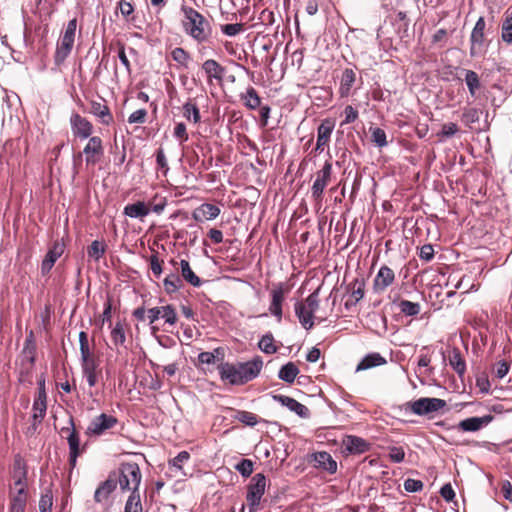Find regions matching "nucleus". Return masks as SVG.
Listing matches in <instances>:
<instances>
[{"label": "nucleus", "mask_w": 512, "mask_h": 512, "mask_svg": "<svg viewBox=\"0 0 512 512\" xmlns=\"http://www.w3.org/2000/svg\"><path fill=\"white\" fill-rule=\"evenodd\" d=\"M272 398L274 401L280 403L282 406L287 407L291 412H294L301 418L306 419L310 416L309 409L294 398L281 394H275L272 396Z\"/></svg>", "instance_id": "18"}, {"label": "nucleus", "mask_w": 512, "mask_h": 512, "mask_svg": "<svg viewBox=\"0 0 512 512\" xmlns=\"http://www.w3.org/2000/svg\"><path fill=\"white\" fill-rule=\"evenodd\" d=\"M25 353H29L30 357L28 358L30 364H34L36 361L35 351L36 345L33 339V331H30L29 336L25 339L24 350Z\"/></svg>", "instance_id": "55"}, {"label": "nucleus", "mask_w": 512, "mask_h": 512, "mask_svg": "<svg viewBox=\"0 0 512 512\" xmlns=\"http://www.w3.org/2000/svg\"><path fill=\"white\" fill-rule=\"evenodd\" d=\"M494 420V416L487 414L481 417H469L457 424V429L462 432H477L488 426Z\"/></svg>", "instance_id": "14"}, {"label": "nucleus", "mask_w": 512, "mask_h": 512, "mask_svg": "<svg viewBox=\"0 0 512 512\" xmlns=\"http://www.w3.org/2000/svg\"><path fill=\"white\" fill-rule=\"evenodd\" d=\"M388 457L393 463H402L405 459V451L400 446H389L388 447Z\"/></svg>", "instance_id": "56"}, {"label": "nucleus", "mask_w": 512, "mask_h": 512, "mask_svg": "<svg viewBox=\"0 0 512 512\" xmlns=\"http://www.w3.org/2000/svg\"><path fill=\"white\" fill-rule=\"evenodd\" d=\"M501 39L507 44L512 43V11L509 9L504 13V20L501 24Z\"/></svg>", "instance_id": "37"}, {"label": "nucleus", "mask_w": 512, "mask_h": 512, "mask_svg": "<svg viewBox=\"0 0 512 512\" xmlns=\"http://www.w3.org/2000/svg\"><path fill=\"white\" fill-rule=\"evenodd\" d=\"M235 414L232 416L234 420H237L243 423L246 426L254 427L258 423L264 422L267 423L266 420L259 418L256 414L245 411V410H234Z\"/></svg>", "instance_id": "34"}, {"label": "nucleus", "mask_w": 512, "mask_h": 512, "mask_svg": "<svg viewBox=\"0 0 512 512\" xmlns=\"http://www.w3.org/2000/svg\"><path fill=\"white\" fill-rule=\"evenodd\" d=\"M33 410L39 412V422H41L47 411V395H38L35 397L33 402Z\"/></svg>", "instance_id": "49"}, {"label": "nucleus", "mask_w": 512, "mask_h": 512, "mask_svg": "<svg viewBox=\"0 0 512 512\" xmlns=\"http://www.w3.org/2000/svg\"><path fill=\"white\" fill-rule=\"evenodd\" d=\"M61 433H67L68 434L67 437H66L67 442H68V446H69L68 463H69V466H70V468L72 470V469H74L76 467L77 458L81 454L80 435L76 431L75 422H74V418H73L72 415L69 416L68 426L61 428Z\"/></svg>", "instance_id": "6"}, {"label": "nucleus", "mask_w": 512, "mask_h": 512, "mask_svg": "<svg viewBox=\"0 0 512 512\" xmlns=\"http://www.w3.org/2000/svg\"><path fill=\"white\" fill-rule=\"evenodd\" d=\"M147 110L142 108L134 111L128 117V123L130 124H143L146 122Z\"/></svg>", "instance_id": "60"}, {"label": "nucleus", "mask_w": 512, "mask_h": 512, "mask_svg": "<svg viewBox=\"0 0 512 512\" xmlns=\"http://www.w3.org/2000/svg\"><path fill=\"white\" fill-rule=\"evenodd\" d=\"M242 477H249L253 472V462L250 459H241L234 467Z\"/></svg>", "instance_id": "51"}, {"label": "nucleus", "mask_w": 512, "mask_h": 512, "mask_svg": "<svg viewBox=\"0 0 512 512\" xmlns=\"http://www.w3.org/2000/svg\"><path fill=\"white\" fill-rule=\"evenodd\" d=\"M111 339L112 342L116 346H123L126 342V335L123 324L119 321L115 324L114 328L111 331Z\"/></svg>", "instance_id": "47"}, {"label": "nucleus", "mask_w": 512, "mask_h": 512, "mask_svg": "<svg viewBox=\"0 0 512 512\" xmlns=\"http://www.w3.org/2000/svg\"><path fill=\"white\" fill-rule=\"evenodd\" d=\"M424 487V484L421 480L408 478L404 481V489L406 492L415 493L420 492Z\"/></svg>", "instance_id": "59"}, {"label": "nucleus", "mask_w": 512, "mask_h": 512, "mask_svg": "<svg viewBox=\"0 0 512 512\" xmlns=\"http://www.w3.org/2000/svg\"><path fill=\"white\" fill-rule=\"evenodd\" d=\"M266 485L267 479L263 473H257L251 478L246 494V500L250 512H256L258 509L261 499L265 493Z\"/></svg>", "instance_id": "5"}, {"label": "nucleus", "mask_w": 512, "mask_h": 512, "mask_svg": "<svg viewBox=\"0 0 512 512\" xmlns=\"http://www.w3.org/2000/svg\"><path fill=\"white\" fill-rule=\"evenodd\" d=\"M220 208L211 203H203L192 212V218L196 222L216 219L220 214Z\"/></svg>", "instance_id": "22"}, {"label": "nucleus", "mask_w": 512, "mask_h": 512, "mask_svg": "<svg viewBox=\"0 0 512 512\" xmlns=\"http://www.w3.org/2000/svg\"><path fill=\"white\" fill-rule=\"evenodd\" d=\"M342 446L345 451L351 455H360L371 449V443L362 437L355 435H345L342 440Z\"/></svg>", "instance_id": "12"}, {"label": "nucleus", "mask_w": 512, "mask_h": 512, "mask_svg": "<svg viewBox=\"0 0 512 512\" xmlns=\"http://www.w3.org/2000/svg\"><path fill=\"white\" fill-rule=\"evenodd\" d=\"M74 41L75 40L61 37L54 54V63L56 65H61L66 60L72 51Z\"/></svg>", "instance_id": "24"}, {"label": "nucleus", "mask_w": 512, "mask_h": 512, "mask_svg": "<svg viewBox=\"0 0 512 512\" xmlns=\"http://www.w3.org/2000/svg\"><path fill=\"white\" fill-rule=\"evenodd\" d=\"M115 475H108L107 479L99 484L94 492V501L96 503H102L108 500L109 496L115 491L117 485L115 484Z\"/></svg>", "instance_id": "21"}, {"label": "nucleus", "mask_w": 512, "mask_h": 512, "mask_svg": "<svg viewBox=\"0 0 512 512\" xmlns=\"http://www.w3.org/2000/svg\"><path fill=\"white\" fill-rule=\"evenodd\" d=\"M355 80H356V74L353 69L346 68L342 72L340 86H339L340 97H347L350 95V92L355 83Z\"/></svg>", "instance_id": "26"}, {"label": "nucleus", "mask_w": 512, "mask_h": 512, "mask_svg": "<svg viewBox=\"0 0 512 512\" xmlns=\"http://www.w3.org/2000/svg\"><path fill=\"white\" fill-rule=\"evenodd\" d=\"M304 304L306 305L308 312L311 313L313 317L319 307V289L309 294Z\"/></svg>", "instance_id": "52"}, {"label": "nucleus", "mask_w": 512, "mask_h": 512, "mask_svg": "<svg viewBox=\"0 0 512 512\" xmlns=\"http://www.w3.org/2000/svg\"><path fill=\"white\" fill-rule=\"evenodd\" d=\"M299 372L300 370L294 362H287L281 366L278 372V378L288 384H292Z\"/></svg>", "instance_id": "32"}, {"label": "nucleus", "mask_w": 512, "mask_h": 512, "mask_svg": "<svg viewBox=\"0 0 512 512\" xmlns=\"http://www.w3.org/2000/svg\"><path fill=\"white\" fill-rule=\"evenodd\" d=\"M189 459L190 454L187 451H181L169 461V465L172 469L182 472L183 463L187 462Z\"/></svg>", "instance_id": "50"}, {"label": "nucleus", "mask_w": 512, "mask_h": 512, "mask_svg": "<svg viewBox=\"0 0 512 512\" xmlns=\"http://www.w3.org/2000/svg\"><path fill=\"white\" fill-rule=\"evenodd\" d=\"M160 309H162V318L165 320V323L174 325L177 322V313L172 305L160 306Z\"/></svg>", "instance_id": "54"}, {"label": "nucleus", "mask_w": 512, "mask_h": 512, "mask_svg": "<svg viewBox=\"0 0 512 512\" xmlns=\"http://www.w3.org/2000/svg\"><path fill=\"white\" fill-rule=\"evenodd\" d=\"M371 141L377 146L378 148H383L387 146V135L386 132L380 128V127H371Z\"/></svg>", "instance_id": "45"}, {"label": "nucleus", "mask_w": 512, "mask_h": 512, "mask_svg": "<svg viewBox=\"0 0 512 512\" xmlns=\"http://www.w3.org/2000/svg\"><path fill=\"white\" fill-rule=\"evenodd\" d=\"M98 363L90 355L81 356V368L83 375L96 374Z\"/></svg>", "instance_id": "48"}, {"label": "nucleus", "mask_w": 512, "mask_h": 512, "mask_svg": "<svg viewBox=\"0 0 512 512\" xmlns=\"http://www.w3.org/2000/svg\"><path fill=\"white\" fill-rule=\"evenodd\" d=\"M446 406V401L440 398L423 397L415 401L405 403L401 409L418 416H427L437 412Z\"/></svg>", "instance_id": "3"}, {"label": "nucleus", "mask_w": 512, "mask_h": 512, "mask_svg": "<svg viewBox=\"0 0 512 512\" xmlns=\"http://www.w3.org/2000/svg\"><path fill=\"white\" fill-rule=\"evenodd\" d=\"M106 252V245L104 242L94 240L87 249V254L95 261H99Z\"/></svg>", "instance_id": "41"}, {"label": "nucleus", "mask_w": 512, "mask_h": 512, "mask_svg": "<svg viewBox=\"0 0 512 512\" xmlns=\"http://www.w3.org/2000/svg\"><path fill=\"white\" fill-rule=\"evenodd\" d=\"M150 213V209L142 201L128 204L124 207L123 214L130 218H143Z\"/></svg>", "instance_id": "29"}, {"label": "nucleus", "mask_w": 512, "mask_h": 512, "mask_svg": "<svg viewBox=\"0 0 512 512\" xmlns=\"http://www.w3.org/2000/svg\"><path fill=\"white\" fill-rule=\"evenodd\" d=\"M27 505V491L20 487L15 495L11 497L9 512H25Z\"/></svg>", "instance_id": "28"}, {"label": "nucleus", "mask_w": 512, "mask_h": 512, "mask_svg": "<svg viewBox=\"0 0 512 512\" xmlns=\"http://www.w3.org/2000/svg\"><path fill=\"white\" fill-rule=\"evenodd\" d=\"M332 156L328 152V159L324 162L322 168L316 172V178L311 187V197L315 202H321L324 190L332 178Z\"/></svg>", "instance_id": "4"}, {"label": "nucleus", "mask_w": 512, "mask_h": 512, "mask_svg": "<svg viewBox=\"0 0 512 512\" xmlns=\"http://www.w3.org/2000/svg\"><path fill=\"white\" fill-rule=\"evenodd\" d=\"M182 286L181 278L175 274L171 273L164 279V287L167 294L171 295L177 292Z\"/></svg>", "instance_id": "43"}, {"label": "nucleus", "mask_w": 512, "mask_h": 512, "mask_svg": "<svg viewBox=\"0 0 512 512\" xmlns=\"http://www.w3.org/2000/svg\"><path fill=\"white\" fill-rule=\"evenodd\" d=\"M479 119H480L479 110L476 108L466 109V110H464V112L462 114V120L466 124L476 123L479 121Z\"/></svg>", "instance_id": "61"}, {"label": "nucleus", "mask_w": 512, "mask_h": 512, "mask_svg": "<svg viewBox=\"0 0 512 512\" xmlns=\"http://www.w3.org/2000/svg\"><path fill=\"white\" fill-rule=\"evenodd\" d=\"M83 153L85 154L86 165L94 166L104 155L102 139L98 136L88 138V143L84 147Z\"/></svg>", "instance_id": "10"}, {"label": "nucleus", "mask_w": 512, "mask_h": 512, "mask_svg": "<svg viewBox=\"0 0 512 512\" xmlns=\"http://www.w3.org/2000/svg\"><path fill=\"white\" fill-rule=\"evenodd\" d=\"M364 288L365 282L364 280L355 279L354 287L351 292V297L354 298L352 302L346 301L345 308L349 309L351 306L356 305L363 297H364Z\"/></svg>", "instance_id": "39"}, {"label": "nucleus", "mask_w": 512, "mask_h": 512, "mask_svg": "<svg viewBox=\"0 0 512 512\" xmlns=\"http://www.w3.org/2000/svg\"><path fill=\"white\" fill-rule=\"evenodd\" d=\"M395 280L394 271L388 267L387 265H382L374 280H373V290L375 293L384 292L390 285L393 284Z\"/></svg>", "instance_id": "15"}, {"label": "nucleus", "mask_w": 512, "mask_h": 512, "mask_svg": "<svg viewBox=\"0 0 512 512\" xmlns=\"http://www.w3.org/2000/svg\"><path fill=\"white\" fill-rule=\"evenodd\" d=\"M344 120L341 122V126L351 124L358 118V111L351 105H347L343 111Z\"/></svg>", "instance_id": "57"}, {"label": "nucleus", "mask_w": 512, "mask_h": 512, "mask_svg": "<svg viewBox=\"0 0 512 512\" xmlns=\"http://www.w3.org/2000/svg\"><path fill=\"white\" fill-rule=\"evenodd\" d=\"M183 117L193 124H198L201 122V114L200 109L196 105V103L192 99H188L183 106Z\"/></svg>", "instance_id": "31"}, {"label": "nucleus", "mask_w": 512, "mask_h": 512, "mask_svg": "<svg viewBox=\"0 0 512 512\" xmlns=\"http://www.w3.org/2000/svg\"><path fill=\"white\" fill-rule=\"evenodd\" d=\"M92 113L98 117L102 124L109 125L113 122V115L107 105L99 102H92L91 104Z\"/></svg>", "instance_id": "35"}, {"label": "nucleus", "mask_w": 512, "mask_h": 512, "mask_svg": "<svg viewBox=\"0 0 512 512\" xmlns=\"http://www.w3.org/2000/svg\"><path fill=\"white\" fill-rule=\"evenodd\" d=\"M271 296L272 300L269 306V311L277 318L278 322H280L282 319V303L284 300V288L282 283L272 290Z\"/></svg>", "instance_id": "23"}, {"label": "nucleus", "mask_w": 512, "mask_h": 512, "mask_svg": "<svg viewBox=\"0 0 512 512\" xmlns=\"http://www.w3.org/2000/svg\"><path fill=\"white\" fill-rule=\"evenodd\" d=\"M217 370L222 381L234 386L241 385L236 363L222 362L217 366Z\"/></svg>", "instance_id": "20"}, {"label": "nucleus", "mask_w": 512, "mask_h": 512, "mask_svg": "<svg viewBox=\"0 0 512 512\" xmlns=\"http://www.w3.org/2000/svg\"><path fill=\"white\" fill-rule=\"evenodd\" d=\"M180 267L181 276L186 282L193 287H200L202 285V280L193 272L187 260L182 259L180 261Z\"/></svg>", "instance_id": "36"}, {"label": "nucleus", "mask_w": 512, "mask_h": 512, "mask_svg": "<svg viewBox=\"0 0 512 512\" xmlns=\"http://www.w3.org/2000/svg\"><path fill=\"white\" fill-rule=\"evenodd\" d=\"M258 348L265 354H274L278 348L274 344V337L272 333L264 334L258 342Z\"/></svg>", "instance_id": "40"}, {"label": "nucleus", "mask_w": 512, "mask_h": 512, "mask_svg": "<svg viewBox=\"0 0 512 512\" xmlns=\"http://www.w3.org/2000/svg\"><path fill=\"white\" fill-rule=\"evenodd\" d=\"M118 423L116 417L105 413L95 417L87 427V434L99 436Z\"/></svg>", "instance_id": "11"}, {"label": "nucleus", "mask_w": 512, "mask_h": 512, "mask_svg": "<svg viewBox=\"0 0 512 512\" xmlns=\"http://www.w3.org/2000/svg\"><path fill=\"white\" fill-rule=\"evenodd\" d=\"M172 59L184 68H187L191 60L190 54L182 47H176L171 51Z\"/></svg>", "instance_id": "46"}, {"label": "nucleus", "mask_w": 512, "mask_h": 512, "mask_svg": "<svg viewBox=\"0 0 512 512\" xmlns=\"http://www.w3.org/2000/svg\"><path fill=\"white\" fill-rule=\"evenodd\" d=\"M142 511H143V508H142L139 492L136 491V492L131 493L125 503L124 512H142Z\"/></svg>", "instance_id": "44"}, {"label": "nucleus", "mask_w": 512, "mask_h": 512, "mask_svg": "<svg viewBox=\"0 0 512 512\" xmlns=\"http://www.w3.org/2000/svg\"><path fill=\"white\" fill-rule=\"evenodd\" d=\"M236 365L240 374L241 385H244L258 377L263 367V360L257 355L249 361L237 362Z\"/></svg>", "instance_id": "7"}, {"label": "nucleus", "mask_w": 512, "mask_h": 512, "mask_svg": "<svg viewBox=\"0 0 512 512\" xmlns=\"http://www.w3.org/2000/svg\"><path fill=\"white\" fill-rule=\"evenodd\" d=\"M386 362V359L380 353H369L365 355L357 364L356 371H362L373 367L381 366L386 364Z\"/></svg>", "instance_id": "25"}, {"label": "nucleus", "mask_w": 512, "mask_h": 512, "mask_svg": "<svg viewBox=\"0 0 512 512\" xmlns=\"http://www.w3.org/2000/svg\"><path fill=\"white\" fill-rule=\"evenodd\" d=\"M295 314L299 322L306 330L312 329L314 322L311 313L308 312L306 305L302 301H296L294 305Z\"/></svg>", "instance_id": "27"}, {"label": "nucleus", "mask_w": 512, "mask_h": 512, "mask_svg": "<svg viewBox=\"0 0 512 512\" xmlns=\"http://www.w3.org/2000/svg\"><path fill=\"white\" fill-rule=\"evenodd\" d=\"M118 9L121 15L127 20H129V16H131L134 12V6L132 5L131 2L126 0H120L118 2Z\"/></svg>", "instance_id": "64"}, {"label": "nucleus", "mask_w": 512, "mask_h": 512, "mask_svg": "<svg viewBox=\"0 0 512 512\" xmlns=\"http://www.w3.org/2000/svg\"><path fill=\"white\" fill-rule=\"evenodd\" d=\"M400 312L405 316H416L420 313L421 306L418 302L401 300L398 304Z\"/></svg>", "instance_id": "42"}, {"label": "nucleus", "mask_w": 512, "mask_h": 512, "mask_svg": "<svg viewBox=\"0 0 512 512\" xmlns=\"http://www.w3.org/2000/svg\"><path fill=\"white\" fill-rule=\"evenodd\" d=\"M486 22L484 17H479L470 35V56L476 57L483 53L485 42Z\"/></svg>", "instance_id": "8"}, {"label": "nucleus", "mask_w": 512, "mask_h": 512, "mask_svg": "<svg viewBox=\"0 0 512 512\" xmlns=\"http://www.w3.org/2000/svg\"><path fill=\"white\" fill-rule=\"evenodd\" d=\"M70 126L76 138L84 140L92 137L93 125L87 118L76 112H73L70 116Z\"/></svg>", "instance_id": "9"}, {"label": "nucleus", "mask_w": 512, "mask_h": 512, "mask_svg": "<svg viewBox=\"0 0 512 512\" xmlns=\"http://www.w3.org/2000/svg\"><path fill=\"white\" fill-rule=\"evenodd\" d=\"M240 99L243 101L244 106L250 110H255L261 105V98L252 86H249L246 92L240 95Z\"/></svg>", "instance_id": "33"}, {"label": "nucleus", "mask_w": 512, "mask_h": 512, "mask_svg": "<svg viewBox=\"0 0 512 512\" xmlns=\"http://www.w3.org/2000/svg\"><path fill=\"white\" fill-rule=\"evenodd\" d=\"M335 124L333 120L326 118L324 119L317 128V141L315 146V152L322 153L324 147L328 145Z\"/></svg>", "instance_id": "16"}, {"label": "nucleus", "mask_w": 512, "mask_h": 512, "mask_svg": "<svg viewBox=\"0 0 512 512\" xmlns=\"http://www.w3.org/2000/svg\"><path fill=\"white\" fill-rule=\"evenodd\" d=\"M449 365L457 373L459 378L462 379L466 372V362L458 348H453L451 351L449 355Z\"/></svg>", "instance_id": "30"}, {"label": "nucleus", "mask_w": 512, "mask_h": 512, "mask_svg": "<svg viewBox=\"0 0 512 512\" xmlns=\"http://www.w3.org/2000/svg\"><path fill=\"white\" fill-rule=\"evenodd\" d=\"M173 136L180 141V143L187 142L189 139L187 128L184 122L176 123L173 131Z\"/></svg>", "instance_id": "58"}, {"label": "nucleus", "mask_w": 512, "mask_h": 512, "mask_svg": "<svg viewBox=\"0 0 512 512\" xmlns=\"http://www.w3.org/2000/svg\"><path fill=\"white\" fill-rule=\"evenodd\" d=\"M465 73V83L467 85L468 91L472 97L476 96L477 91L481 87L480 78L478 74L473 70L464 69Z\"/></svg>", "instance_id": "38"}, {"label": "nucleus", "mask_w": 512, "mask_h": 512, "mask_svg": "<svg viewBox=\"0 0 512 512\" xmlns=\"http://www.w3.org/2000/svg\"><path fill=\"white\" fill-rule=\"evenodd\" d=\"M180 11L183 14L181 24L184 32L198 43L207 42L212 36L210 22L193 7L183 4Z\"/></svg>", "instance_id": "1"}, {"label": "nucleus", "mask_w": 512, "mask_h": 512, "mask_svg": "<svg viewBox=\"0 0 512 512\" xmlns=\"http://www.w3.org/2000/svg\"><path fill=\"white\" fill-rule=\"evenodd\" d=\"M53 495L51 490H47L43 493L39 500L40 512H52Z\"/></svg>", "instance_id": "53"}, {"label": "nucleus", "mask_w": 512, "mask_h": 512, "mask_svg": "<svg viewBox=\"0 0 512 512\" xmlns=\"http://www.w3.org/2000/svg\"><path fill=\"white\" fill-rule=\"evenodd\" d=\"M202 70L204 71L207 83L212 84L215 80L218 84H222L225 74L226 68L218 63L214 59H207L202 63Z\"/></svg>", "instance_id": "13"}, {"label": "nucleus", "mask_w": 512, "mask_h": 512, "mask_svg": "<svg viewBox=\"0 0 512 512\" xmlns=\"http://www.w3.org/2000/svg\"><path fill=\"white\" fill-rule=\"evenodd\" d=\"M110 474L115 475V484H119L122 491L127 490L131 493L138 491L142 475L137 463H122L117 470L110 472Z\"/></svg>", "instance_id": "2"}, {"label": "nucleus", "mask_w": 512, "mask_h": 512, "mask_svg": "<svg viewBox=\"0 0 512 512\" xmlns=\"http://www.w3.org/2000/svg\"><path fill=\"white\" fill-rule=\"evenodd\" d=\"M421 260L429 262L434 258V248L432 244L423 245L418 253Z\"/></svg>", "instance_id": "63"}, {"label": "nucleus", "mask_w": 512, "mask_h": 512, "mask_svg": "<svg viewBox=\"0 0 512 512\" xmlns=\"http://www.w3.org/2000/svg\"><path fill=\"white\" fill-rule=\"evenodd\" d=\"M311 461L313 466L317 469H322L329 474H334L337 471V462L332 458L331 454L326 451H319L311 454Z\"/></svg>", "instance_id": "17"}, {"label": "nucleus", "mask_w": 512, "mask_h": 512, "mask_svg": "<svg viewBox=\"0 0 512 512\" xmlns=\"http://www.w3.org/2000/svg\"><path fill=\"white\" fill-rule=\"evenodd\" d=\"M64 252V244L56 241L47 251L41 263V274L47 275Z\"/></svg>", "instance_id": "19"}, {"label": "nucleus", "mask_w": 512, "mask_h": 512, "mask_svg": "<svg viewBox=\"0 0 512 512\" xmlns=\"http://www.w3.org/2000/svg\"><path fill=\"white\" fill-rule=\"evenodd\" d=\"M242 24L240 23H231V24H225L221 26V31L223 34L229 37L236 36L239 32L242 31Z\"/></svg>", "instance_id": "62"}]
</instances>
